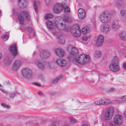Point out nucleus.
Here are the masks:
<instances>
[{
    "label": "nucleus",
    "instance_id": "nucleus-46",
    "mask_svg": "<svg viewBox=\"0 0 126 126\" xmlns=\"http://www.w3.org/2000/svg\"><path fill=\"white\" fill-rule=\"evenodd\" d=\"M114 102L117 104H119L121 103L122 101L119 100H114Z\"/></svg>",
    "mask_w": 126,
    "mask_h": 126
},
{
    "label": "nucleus",
    "instance_id": "nucleus-30",
    "mask_svg": "<svg viewBox=\"0 0 126 126\" xmlns=\"http://www.w3.org/2000/svg\"><path fill=\"white\" fill-rule=\"evenodd\" d=\"M89 28L87 27H85L82 29V32L83 34H85L89 32Z\"/></svg>",
    "mask_w": 126,
    "mask_h": 126
},
{
    "label": "nucleus",
    "instance_id": "nucleus-60",
    "mask_svg": "<svg viewBox=\"0 0 126 126\" xmlns=\"http://www.w3.org/2000/svg\"><path fill=\"white\" fill-rule=\"evenodd\" d=\"M82 126H87L85 125H84Z\"/></svg>",
    "mask_w": 126,
    "mask_h": 126
},
{
    "label": "nucleus",
    "instance_id": "nucleus-43",
    "mask_svg": "<svg viewBox=\"0 0 126 126\" xmlns=\"http://www.w3.org/2000/svg\"><path fill=\"white\" fill-rule=\"evenodd\" d=\"M1 105L3 107L7 108H9V106L8 105H6L4 103H2L1 104Z\"/></svg>",
    "mask_w": 126,
    "mask_h": 126
},
{
    "label": "nucleus",
    "instance_id": "nucleus-59",
    "mask_svg": "<svg viewBox=\"0 0 126 126\" xmlns=\"http://www.w3.org/2000/svg\"><path fill=\"white\" fill-rule=\"evenodd\" d=\"M12 12L13 13H14V9H13L12 10Z\"/></svg>",
    "mask_w": 126,
    "mask_h": 126
},
{
    "label": "nucleus",
    "instance_id": "nucleus-51",
    "mask_svg": "<svg viewBox=\"0 0 126 126\" xmlns=\"http://www.w3.org/2000/svg\"><path fill=\"white\" fill-rule=\"evenodd\" d=\"M34 84L38 86H41L40 84L38 82H35L34 83Z\"/></svg>",
    "mask_w": 126,
    "mask_h": 126
},
{
    "label": "nucleus",
    "instance_id": "nucleus-42",
    "mask_svg": "<svg viewBox=\"0 0 126 126\" xmlns=\"http://www.w3.org/2000/svg\"><path fill=\"white\" fill-rule=\"evenodd\" d=\"M99 100L101 105H105L104 99H102Z\"/></svg>",
    "mask_w": 126,
    "mask_h": 126
},
{
    "label": "nucleus",
    "instance_id": "nucleus-54",
    "mask_svg": "<svg viewBox=\"0 0 126 126\" xmlns=\"http://www.w3.org/2000/svg\"><path fill=\"white\" fill-rule=\"evenodd\" d=\"M114 89L113 88H112L110 90H109V91L110 92H112L114 91Z\"/></svg>",
    "mask_w": 126,
    "mask_h": 126
},
{
    "label": "nucleus",
    "instance_id": "nucleus-52",
    "mask_svg": "<svg viewBox=\"0 0 126 126\" xmlns=\"http://www.w3.org/2000/svg\"><path fill=\"white\" fill-rule=\"evenodd\" d=\"M52 32L54 35H57L58 33L57 32L53 31Z\"/></svg>",
    "mask_w": 126,
    "mask_h": 126
},
{
    "label": "nucleus",
    "instance_id": "nucleus-44",
    "mask_svg": "<svg viewBox=\"0 0 126 126\" xmlns=\"http://www.w3.org/2000/svg\"><path fill=\"white\" fill-rule=\"evenodd\" d=\"M115 5L118 7H120L121 6V4L118 1H117L115 3Z\"/></svg>",
    "mask_w": 126,
    "mask_h": 126
},
{
    "label": "nucleus",
    "instance_id": "nucleus-39",
    "mask_svg": "<svg viewBox=\"0 0 126 126\" xmlns=\"http://www.w3.org/2000/svg\"><path fill=\"white\" fill-rule=\"evenodd\" d=\"M70 122L72 123H77V121L75 119L72 117H70Z\"/></svg>",
    "mask_w": 126,
    "mask_h": 126
},
{
    "label": "nucleus",
    "instance_id": "nucleus-1",
    "mask_svg": "<svg viewBox=\"0 0 126 126\" xmlns=\"http://www.w3.org/2000/svg\"><path fill=\"white\" fill-rule=\"evenodd\" d=\"M63 19L60 16H56L54 22L47 20L46 22L48 29H63L65 27V25L63 23Z\"/></svg>",
    "mask_w": 126,
    "mask_h": 126
},
{
    "label": "nucleus",
    "instance_id": "nucleus-31",
    "mask_svg": "<svg viewBox=\"0 0 126 126\" xmlns=\"http://www.w3.org/2000/svg\"><path fill=\"white\" fill-rule=\"evenodd\" d=\"M11 62V59L8 57H6L4 60V62L7 65L10 64Z\"/></svg>",
    "mask_w": 126,
    "mask_h": 126
},
{
    "label": "nucleus",
    "instance_id": "nucleus-19",
    "mask_svg": "<svg viewBox=\"0 0 126 126\" xmlns=\"http://www.w3.org/2000/svg\"><path fill=\"white\" fill-rule=\"evenodd\" d=\"M18 4L19 8H24L27 6V3L25 0H18Z\"/></svg>",
    "mask_w": 126,
    "mask_h": 126
},
{
    "label": "nucleus",
    "instance_id": "nucleus-3",
    "mask_svg": "<svg viewBox=\"0 0 126 126\" xmlns=\"http://www.w3.org/2000/svg\"><path fill=\"white\" fill-rule=\"evenodd\" d=\"M17 16L20 23L22 25L24 23L25 18L28 21L30 18L29 12L25 10L22 11L20 13H18Z\"/></svg>",
    "mask_w": 126,
    "mask_h": 126
},
{
    "label": "nucleus",
    "instance_id": "nucleus-12",
    "mask_svg": "<svg viewBox=\"0 0 126 126\" xmlns=\"http://www.w3.org/2000/svg\"><path fill=\"white\" fill-rule=\"evenodd\" d=\"M50 53L47 50H42L41 51L39 54L40 57L42 59H46L49 57Z\"/></svg>",
    "mask_w": 126,
    "mask_h": 126
},
{
    "label": "nucleus",
    "instance_id": "nucleus-61",
    "mask_svg": "<svg viewBox=\"0 0 126 126\" xmlns=\"http://www.w3.org/2000/svg\"><path fill=\"white\" fill-rule=\"evenodd\" d=\"M50 94H51V93ZM54 94V93H53L52 94V95H53Z\"/></svg>",
    "mask_w": 126,
    "mask_h": 126
},
{
    "label": "nucleus",
    "instance_id": "nucleus-25",
    "mask_svg": "<svg viewBox=\"0 0 126 126\" xmlns=\"http://www.w3.org/2000/svg\"><path fill=\"white\" fill-rule=\"evenodd\" d=\"M58 41L61 44H63L65 43L64 38L62 35H60L58 37Z\"/></svg>",
    "mask_w": 126,
    "mask_h": 126
},
{
    "label": "nucleus",
    "instance_id": "nucleus-20",
    "mask_svg": "<svg viewBox=\"0 0 126 126\" xmlns=\"http://www.w3.org/2000/svg\"><path fill=\"white\" fill-rule=\"evenodd\" d=\"M55 62L57 64L61 66H65L67 63L66 60L62 59H58L56 60Z\"/></svg>",
    "mask_w": 126,
    "mask_h": 126
},
{
    "label": "nucleus",
    "instance_id": "nucleus-27",
    "mask_svg": "<svg viewBox=\"0 0 126 126\" xmlns=\"http://www.w3.org/2000/svg\"><path fill=\"white\" fill-rule=\"evenodd\" d=\"M72 20V18L71 17L67 16H65L64 17L63 21L69 22H71Z\"/></svg>",
    "mask_w": 126,
    "mask_h": 126
},
{
    "label": "nucleus",
    "instance_id": "nucleus-55",
    "mask_svg": "<svg viewBox=\"0 0 126 126\" xmlns=\"http://www.w3.org/2000/svg\"><path fill=\"white\" fill-rule=\"evenodd\" d=\"M124 116L125 118L126 119V111H125L124 113Z\"/></svg>",
    "mask_w": 126,
    "mask_h": 126
},
{
    "label": "nucleus",
    "instance_id": "nucleus-4",
    "mask_svg": "<svg viewBox=\"0 0 126 126\" xmlns=\"http://www.w3.org/2000/svg\"><path fill=\"white\" fill-rule=\"evenodd\" d=\"M123 121V116L120 114H115L113 117L112 121L110 122V125L111 126L121 125Z\"/></svg>",
    "mask_w": 126,
    "mask_h": 126
},
{
    "label": "nucleus",
    "instance_id": "nucleus-10",
    "mask_svg": "<svg viewBox=\"0 0 126 126\" xmlns=\"http://www.w3.org/2000/svg\"><path fill=\"white\" fill-rule=\"evenodd\" d=\"M111 30L110 26L108 24H105L100 27L101 31L105 34H108Z\"/></svg>",
    "mask_w": 126,
    "mask_h": 126
},
{
    "label": "nucleus",
    "instance_id": "nucleus-28",
    "mask_svg": "<svg viewBox=\"0 0 126 126\" xmlns=\"http://www.w3.org/2000/svg\"><path fill=\"white\" fill-rule=\"evenodd\" d=\"M101 52L99 50H96L94 53V56L97 58H100L101 55Z\"/></svg>",
    "mask_w": 126,
    "mask_h": 126
},
{
    "label": "nucleus",
    "instance_id": "nucleus-11",
    "mask_svg": "<svg viewBox=\"0 0 126 126\" xmlns=\"http://www.w3.org/2000/svg\"><path fill=\"white\" fill-rule=\"evenodd\" d=\"M33 62L39 68L41 69H43L46 68V62L36 59H34L33 60Z\"/></svg>",
    "mask_w": 126,
    "mask_h": 126
},
{
    "label": "nucleus",
    "instance_id": "nucleus-14",
    "mask_svg": "<svg viewBox=\"0 0 126 126\" xmlns=\"http://www.w3.org/2000/svg\"><path fill=\"white\" fill-rule=\"evenodd\" d=\"M63 7V5L58 3L55 5L54 7L53 10L54 12L57 13L60 11Z\"/></svg>",
    "mask_w": 126,
    "mask_h": 126
},
{
    "label": "nucleus",
    "instance_id": "nucleus-7",
    "mask_svg": "<svg viewBox=\"0 0 126 126\" xmlns=\"http://www.w3.org/2000/svg\"><path fill=\"white\" fill-rule=\"evenodd\" d=\"M99 19L100 21L102 23L109 22L110 18L108 13L105 12H103L100 15Z\"/></svg>",
    "mask_w": 126,
    "mask_h": 126
},
{
    "label": "nucleus",
    "instance_id": "nucleus-40",
    "mask_svg": "<svg viewBox=\"0 0 126 126\" xmlns=\"http://www.w3.org/2000/svg\"><path fill=\"white\" fill-rule=\"evenodd\" d=\"M88 38V37L87 35H84L83 36L82 38V40L83 41H87Z\"/></svg>",
    "mask_w": 126,
    "mask_h": 126
},
{
    "label": "nucleus",
    "instance_id": "nucleus-16",
    "mask_svg": "<svg viewBox=\"0 0 126 126\" xmlns=\"http://www.w3.org/2000/svg\"><path fill=\"white\" fill-rule=\"evenodd\" d=\"M104 41V37L102 35H99L97 38L96 45L97 46H102Z\"/></svg>",
    "mask_w": 126,
    "mask_h": 126
},
{
    "label": "nucleus",
    "instance_id": "nucleus-22",
    "mask_svg": "<svg viewBox=\"0 0 126 126\" xmlns=\"http://www.w3.org/2000/svg\"><path fill=\"white\" fill-rule=\"evenodd\" d=\"M33 3L35 11L37 13L38 11V6L40 4L39 2L37 0H33Z\"/></svg>",
    "mask_w": 126,
    "mask_h": 126
},
{
    "label": "nucleus",
    "instance_id": "nucleus-21",
    "mask_svg": "<svg viewBox=\"0 0 126 126\" xmlns=\"http://www.w3.org/2000/svg\"><path fill=\"white\" fill-rule=\"evenodd\" d=\"M119 28L118 21L116 20H114L112 23V29L114 31H117Z\"/></svg>",
    "mask_w": 126,
    "mask_h": 126
},
{
    "label": "nucleus",
    "instance_id": "nucleus-37",
    "mask_svg": "<svg viewBox=\"0 0 126 126\" xmlns=\"http://www.w3.org/2000/svg\"><path fill=\"white\" fill-rule=\"evenodd\" d=\"M0 86L1 87H0V90H1V92L6 94H8V92L2 88V86L0 84Z\"/></svg>",
    "mask_w": 126,
    "mask_h": 126
},
{
    "label": "nucleus",
    "instance_id": "nucleus-41",
    "mask_svg": "<svg viewBox=\"0 0 126 126\" xmlns=\"http://www.w3.org/2000/svg\"><path fill=\"white\" fill-rule=\"evenodd\" d=\"M8 39V36L6 35H4L3 37V39L4 41H6Z\"/></svg>",
    "mask_w": 126,
    "mask_h": 126
},
{
    "label": "nucleus",
    "instance_id": "nucleus-38",
    "mask_svg": "<svg viewBox=\"0 0 126 126\" xmlns=\"http://www.w3.org/2000/svg\"><path fill=\"white\" fill-rule=\"evenodd\" d=\"M64 11L65 12H70V9L68 6H66L64 7Z\"/></svg>",
    "mask_w": 126,
    "mask_h": 126
},
{
    "label": "nucleus",
    "instance_id": "nucleus-53",
    "mask_svg": "<svg viewBox=\"0 0 126 126\" xmlns=\"http://www.w3.org/2000/svg\"><path fill=\"white\" fill-rule=\"evenodd\" d=\"M123 67L124 69H126V63H124Z\"/></svg>",
    "mask_w": 126,
    "mask_h": 126
},
{
    "label": "nucleus",
    "instance_id": "nucleus-58",
    "mask_svg": "<svg viewBox=\"0 0 126 126\" xmlns=\"http://www.w3.org/2000/svg\"><path fill=\"white\" fill-rule=\"evenodd\" d=\"M0 126H3V125L2 124H0Z\"/></svg>",
    "mask_w": 126,
    "mask_h": 126
},
{
    "label": "nucleus",
    "instance_id": "nucleus-36",
    "mask_svg": "<svg viewBox=\"0 0 126 126\" xmlns=\"http://www.w3.org/2000/svg\"><path fill=\"white\" fill-rule=\"evenodd\" d=\"M105 105L110 104L111 102V100L109 99H104Z\"/></svg>",
    "mask_w": 126,
    "mask_h": 126
},
{
    "label": "nucleus",
    "instance_id": "nucleus-29",
    "mask_svg": "<svg viewBox=\"0 0 126 126\" xmlns=\"http://www.w3.org/2000/svg\"><path fill=\"white\" fill-rule=\"evenodd\" d=\"M120 14L121 16L125 20H126V11L124 10H122L120 11Z\"/></svg>",
    "mask_w": 126,
    "mask_h": 126
},
{
    "label": "nucleus",
    "instance_id": "nucleus-8",
    "mask_svg": "<svg viewBox=\"0 0 126 126\" xmlns=\"http://www.w3.org/2000/svg\"><path fill=\"white\" fill-rule=\"evenodd\" d=\"M22 74L25 77L28 79L32 78L33 76L31 70L27 68H24L22 69Z\"/></svg>",
    "mask_w": 126,
    "mask_h": 126
},
{
    "label": "nucleus",
    "instance_id": "nucleus-24",
    "mask_svg": "<svg viewBox=\"0 0 126 126\" xmlns=\"http://www.w3.org/2000/svg\"><path fill=\"white\" fill-rule=\"evenodd\" d=\"M46 68L49 69L53 68L54 67V63L53 62H46Z\"/></svg>",
    "mask_w": 126,
    "mask_h": 126
},
{
    "label": "nucleus",
    "instance_id": "nucleus-57",
    "mask_svg": "<svg viewBox=\"0 0 126 126\" xmlns=\"http://www.w3.org/2000/svg\"><path fill=\"white\" fill-rule=\"evenodd\" d=\"M2 57V55L0 53V60L1 59Z\"/></svg>",
    "mask_w": 126,
    "mask_h": 126
},
{
    "label": "nucleus",
    "instance_id": "nucleus-9",
    "mask_svg": "<svg viewBox=\"0 0 126 126\" xmlns=\"http://www.w3.org/2000/svg\"><path fill=\"white\" fill-rule=\"evenodd\" d=\"M72 32L73 35L75 37H79L81 34V30L79 26L77 25H75L73 27L72 30Z\"/></svg>",
    "mask_w": 126,
    "mask_h": 126
},
{
    "label": "nucleus",
    "instance_id": "nucleus-26",
    "mask_svg": "<svg viewBox=\"0 0 126 126\" xmlns=\"http://www.w3.org/2000/svg\"><path fill=\"white\" fill-rule=\"evenodd\" d=\"M20 65V62L19 61H16L14 64L13 68L14 69L16 70L17 69Z\"/></svg>",
    "mask_w": 126,
    "mask_h": 126
},
{
    "label": "nucleus",
    "instance_id": "nucleus-5",
    "mask_svg": "<svg viewBox=\"0 0 126 126\" xmlns=\"http://www.w3.org/2000/svg\"><path fill=\"white\" fill-rule=\"evenodd\" d=\"M66 48L70 53V60H73L75 57L78 56V50L75 47L71 45L67 47Z\"/></svg>",
    "mask_w": 126,
    "mask_h": 126
},
{
    "label": "nucleus",
    "instance_id": "nucleus-56",
    "mask_svg": "<svg viewBox=\"0 0 126 126\" xmlns=\"http://www.w3.org/2000/svg\"><path fill=\"white\" fill-rule=\"evenodd\" d=\"M38 94L40 95L42 94V92L41 91H39L38 93Z\"/></svg>",
    "mask_w": 126,
    "mask_h": 126
},
{
    "label": "nucleus",
    "instance_id": "nucleus-33",
    "mask_svg": "<svg viewBox=\"0 0 126 126\" xmlns=\"http://www.w3.org/2000/svg\"><path fill=\"white\" fill-rule=\"evenodd\" d=\"M62 78L61 76H59L55 78L54 80H52L51 81V83H55L58 81L60 79Z\"/></svg>",
    "mask_w": 126,
    "mask_h": 126
},
{
    "label": "nucleus",
    "instance_id": "nucleus-15",
    "mask_svg": "<svg viewBox=\"0 0 126 126\" xmlns=\"http://www.w3.org/2000/svg\"><path fill=\"white\" fill-rule=\"evenodd\" d=\"M78 16L80 19H84L86 15V13L82 9H79L78 11Z\"/></svg>",
    "mask_w": 126,
    "mask_h": 126
},
{
    "label": "nucleus",
    "instance_id": "nucleus-32",
    "mask_svg": "<svg viewBox=\"0 0 126 126\" xmlns=\"http://www.w3.org/2000/svg\"><path fill=\"white\" fill-rule=\"evenodd\" d=\"M53 17L52 15L50 13L47 14L44 16V19H47L49 18H51Z\"/></svg>",
    "mask_w": 126,
    "mask_h": 126
},
{
    "label": "nucleus",
    "instance_id": "nucleus-34",
    "mask_svg": "<svg viewBox=\"0 0 126 126\" xmlns=\"http://www.w3.org/2000/svg\"><path fill=\"white\" fill-rule=\"evenodd\" d=\"M119 61V60L118 57H115L113 59L111 63H118Z\"/></svg>",
    "mask_w": 126,
    "mask_h": 126
},
{
    "label": "nucleus",
    "instance_id": "nucleus-48",
    "mask_svg": "<svg viewBox=\"0 0 126 126\" xmlns=\"http://www.w3.org/2000/svg\"><path fill=\"white\" fill-rule=\"evenodd\" d=\"M94 103L96 105H101L100 104V100H98V101H96L94 102Z\"/></svg>",
    "mask_w": 126,
    "mask_h": 126
},
{
    "label": "nucleus",
    "instance_id": "nucleus-47",
    "mask_svg": "<svg viewBox=\"0 0 126 126\" xmlns=\"http://www.w3.org/2000/svg\"><path fill=\"white\" fill-rule=\"evenodd\" d=\"M15 96V94H11L9 95L10 97L12 99H13Z\"/></svg>",
    "mask_w": 126,
    "mask_h": 126
},
{
    "label": "nucleus",
    "instance_id": "nucleus-49",
    "mask_svg": "<svg viewBox=\"0 0 126 126\" xmlns=\"http://www.w3.org/2000/svg\"><path fill=\"white\" fill-rule=\"evenodd\" d=\"M50 0H45V2L47 5L48 4H49Z\"/></svg>",
    "mask_w": 126,
    "mask_h": 126
},
{
    "label": "nucleus",
    "instance_id": "nucleus-17",
    "mask_svg": "<svg viewBox=\"0 0 126 126\" xmlns=\"http://www.w3.org/2000/svg\"><path fill=\"white\" fill-rule=\"evenodd\" d=\"M55 52L57 55L60 57H63L64 54V51L61 48H57L55 50Z\"/></svg>",
    "mask_w": 126,
    "mask_h": 126
},
{
    "label": "nucleus",
    "instance_id": "nucleus-50",
    "mask_svg": "<svg viewBox=\"0 0 126 126\" xmlns=\"http://www.w3.org/2000/svg\"><path fill=\"white\" fill-rule=\"evenodd\" d=\"M116 13V12L114 10H112L111 12V14L112 15H114Z\"/></svg>",
    "mask_w": 126,
    "mask_h": 126
},
{
    "label": "nucleus",
    "instance_id": "nucleus-6",
    "mask_svg": "<svg viewBox=\"0 0 126 126\" xmlns=\"http://www.w3.org/2000/svg\"><path fill=\"white\" fill-rule=\"evenodd\" d=\"M114 113V110L112 107L109 108L107 109L106 111L103 113V119L105 121L110 120L112 118Z\"/></svg>",
    "mask_w": 126,
    "mask_h": 126
},
{
    "label": "nucleus",
    "instance_id": "nucleus-45",
    "mask_svg": "<svg viewBox=\"0 0 126 126\" xmlns=\"http://www.w3.org/2000/svg\"><path fill=\"white\" fill-rule=\"evenodd\" d=\"M121 98L122 99V101L126 102V95L123 96L121 97Z\"/></svg>",
    "mask_w": 126,
    "mask_h": 126
},
{
    "label": "nucleus",
    "instance_id": "nucleus-35",
    "mask_svg": "<svg viewBox=\"0 0 126 126\" xmlns=\"http://www.w3.org/2000/svg\"><path fill=\"white\" fill-rule=\"evenodd\" d=\"M27 29L29 33H31L33 35H34V32L33 31L32 27H28Z\"/></svg>",
    "mask_w": 126,
    "mask_h": 126
},
{
    "label": "nucleus",
    "instance_id": "nucleus-62",
    "mask_svg": "<svg viewBox=\"0 0 126 126\" xmlns=\"http://www.w3.org/2000/svg\"><path fill=\"white\" fill-rule=\"evenodd\" d=\"M1 12L0 11V17Z\"/></svg>",
    "mask_w": 126,
    "mask_h": 126
},
{
    "label": "nucleus",
    "instance_id": "nucleus-2",
    "mask_svg": "<svg viewBox=\"0 0 126 126\" xmlns=\"http://www.w3.org/2000/svg\"><path fill=\"white\" fill-rule=\"evenodd\" d=\"M73 61L77 62V65L80 66V65H83L89 62L90 61V58L89 56L82 54L77 56Z\"/></svg>",
    "mask_w": 126,
    "mask_h": 126
},
{
    "label": "nucleus",
    "instance_id": "nucleus-13",
    "mask_svg": "<svg viewBox=\"0 0 126 126\" xmlns=\"http://www.w3.org/2000/svg\"><path fill=\"white\" fill-rule=\"evenodd\" d=\"M110 69L113 72H116L120 69L119 63H111L109 66Z\"/></svg>",
    "mask_w": 126,
    "mask_h": 126
},
{
    "label": "nucleus",
    "instance_id": "nucleus-23",
    "mask_svg": "<svg viewBox=\"0 0 126 126\" xmlns=\"http://www.w3.org/2000/svg\"><path fill=\"white\" fill-rule=\"evenodd\" d=\"M119 35L120 39L123 40H126V32H122L119 34Z\"/></svg>",
    "mask_w": 126,
    "mask_h": 126
},
{
    "label": "nucleus",
    "instance_id": "nucleus-18",
    "mask_svg": "<svg viewBox=\"0 0 126 126\" xmlns=\"http://www.w3.org/2000/svg\"><path fill=\"white\" fill-rule=\"evenodd\" d=\"M9 50L14 56L17 54L16 47L15 45L11 46L9 47Z\"/></svg>",
    "mask_w": 126,
    "mask_h": 126
}]
</instances>
